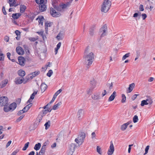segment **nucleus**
<instances>
[{
    "instance_id": "nucleus-58",
    "label": "nucleus",
    "mask_w": 155,
    "mask_h": 155,
    "mask_svg": "<svg viewBox=\"0 0 155 155\" xmlns=\"http://www.w3.org/2000/svg\"><path fill=\"white\" fill-rule=\"evenodd\" d=\"M18 150H16L14 151L11 155H16L17 153L18 152Z\"/></svg>"
},
{
    "instance_id": "nucleus-36",
    "label": "nucleus",
    "mask_w": 155,
    "mask_h": 155,
    "mask_svg": "<svg viewBox=\"0 0 155 155\" xmlns=\"http://www.w3.org/2000/svg\"><path fill=\"white\" fill-rule=\"evenodd\" d=\"M62 91V90L60 89L58 91L54 94L53 97H56Z\"/></svg>"
},
{
    "instance_id": "nucleus-23",
    "label": "nucleus",
    "mask_w": 155,
    "mask_h": 155,
    "mask_svg": "<svg viewBox=\"0 0 155 155\" xmlns=\"http://www.w3.org/2000/svg\"><path fill=\"white\" fill-rule=\"evenodd\" d=\"M39 8L41 12H44L47 8L45 4L39 5Z\"/></svg>"
},
{
    "instance_id": "nucleus-17",
    "label": "nucleus",
    "mask_w": 155,
    "mask_h": 155,
    "mask_svg": "<svg viewBox=\"0 0 155 155\" xmlns=\"http://www.w3.org/2000/svg\"><path fill=\"white\" fill-rule=\"evenodd\" d=\"M10 109L12 111H13L17 107V104L15 102H13L9 106Z\"/></svg>"
},
{
    "instance_id": "nucleus-45",
    "label": "nucleus",
    "mask_w": 155,
    "mask_h": 155,
    "mask_svg": "<svg viewBox=\"0 0 155 155\" xmlns=\"http://www.w3.org/2000/svg\"><path fill=\"white\" fill-rule=\"evenodd\" d=\"M25 112L24 111V110H22L19 111L17 113V114L18 115L20 116L23 113H24Z\"/></svg>"
},
{
    "instance_id": "nucleus-5",
    "label": "nucleus",
    "mask_w": 155,
    "mask_h": 155,
    "mask_svg": "<svg viewBox=\"0 0 155 155\" xmlns=\"http://www.w3.org/2000/svg\"><path fill=\"white\" fill-rule=\"evenodd\" d=\"M50 13L52 16L54 17H58L61 15L59 12H56L52 8H50Z\"/></svg>"
},
{
    "instance_id": "nucleus-4",
    "label": "nucleus",
    "mask_w": 155,
    "mask_h": 155,
    "mask_svg": "<svg viewBox=\"0 0 155 155\" xmlns=\"http://www.w3.org/2000/svg\"><path fill=\"white\" fill-rule=\"evenodd\" d=\"M107 31V27L106 24L104 25L99 30V33H102L100 37L102 38L106 35Z\"/></svg>"
},
{
    "instance_id": "nucleus-43",
    "label": "nucleus",
    "mask_w": 155,
    "mask_h": 155,
    "mask_svg": "<svg viewBox=\"0 0 155 155\" xmlns=\"http://www.w3.org/2000/svg\"><path fill=\"white\" fill-rule=\"evenodd\" d=\"M149 147H150L148 145V146H147V147H146L145 149V153L144 154V155H145L148 153V151L149 149Z\"/></svg>"
},
{
    "instance_id": "nucleus-32",
    "label": "nucleus",
    "mask_w": 155,
    "mask_h": 155,
    "mask_svg": "<svg viewBox=\"0 0 155 155\" xmlns=\"http://www.w3.org/2000/svg\"><path fill=\"white\" fill-rule=\"evenodd\" d=\"M50 121L48 120V122H46L45 124V129L47 130L48 129V127L50 126Z\"/></svg>"
},
{
    "instance_id": "nucleus-10",
    "label": "nucleus",
    "mask_w": 155,
    "mask_h": 155,
    "mask_svg": "<svg viewBox=\"0 0 155 155\" xmlns=\"http://www.w3.org/2000/svg\"><path fill=\"white\" fill-rule=\"evenodd\" d=\"M84 112L83 110L80 109L79 110L77 114V117L79 120H81L84 116Z\"/></svg>"
},
{
    "instance_id": "nucleus-53",
    "label": "nucleus",
    "mask_w": 155,
    "mask_h": 155,
    "mask_svg": "<svg viewBox=\"0 0 155 155\" xmlns=\"http://www.w3.org/2000/svg\"><path fill=\"white\" fill-rule=\"evenodd\" d=\"M4 40L6 42H8L9 40V37L7 36H5L4 38Z\"/></svg>"
},
{
    "instance_id": "nucleus-7",
    "label": "nucleus",
    "mask_w": 155,
    "mask_h": 155,
    "mask_svg": "<svg viewBox=\"0 0 155 155\" xmlns=\"http://www.w3.org/2000/svg\"><path fill=\"white\" fill-rule=\"evenodd\" d=\"M77 147V145L75 143H71L69 147V153L68 155H72L74 152V151Z\"/></svg>"
},
{
    "instance_id": "nucleus-30",
    "label": "nucleus",
    "mask_w": 155,
    "mask_h": 155,
    "mask_svg": "<svg viewBox=\"0 0 155 155\" xmlns=\"http://www.w3.org/2000/svg\"><path fill=\"white\" fill-rule=\"evenodd\" d=\"M90 84H91V87H93V88H94L96 86L95 81L94 79L91 81Z\"/></svg>"
},
{
    "instance_id": "nucleus-9",
    "label": "nucleus",
    "mask_w": 155,
    "mask_h": 155,
    "mask_svg": "<svg viewBox=\"0 0 155 155\" xmlns=\"http://www.w3.org/2000/svg\"><path fill=\"white\" fill-rule=\"evenodd\" d=\"M16 52L19 55H22L25 53L24 50L20 46H17L16 48Z\"/></svg>"
},
{
    "instance_id": "nucleus-29",
    "label": "nucleus",
    "mask_w": 155,
    "mask_h": 155,
    "mask_svg": "<svg viewBox=\"0 0 155 155\" xmlns=\"http://www.w3.org/2000/svg\"><path fill=\"white\" fill-rule=\"evenodd\" d=\"M4 107H3L4 111L6 112H7L11 110V109H10L9 107H8V105H6L4 106Z\"/></svg>"
},
{
    "instance_id": "nucleus-24",
    "label": "nucleus",
    "mask_w": 155,
    "mask_h": 155,
    "mask_svg": "<svg viewBox=\"0 0 155 155\" xmlns=\"http://www.w3.org/2000/svg\"><path fill=\"white\" fill-rule=\"evenodd\" d=\"M21 15V14L20 13H13L12 14V17L14 19H17Z\"/></svg>"
},
{
    "instance_id": "nucleus-8",
    "label": "nucleus",
    "mask_w": 155,
    "mask_h": 155,
    "mask_svg": "<svg viewBox=\"0 0 155 155\" xmlns=\"http://www.w3.org/2000/svg\"><path fill=\"white\" fill-rule=\"evenodd\" d=\"M114 148L112 141L110 142V145L109 147L107 154L108 155H112L114 153Z\"/></svg>"
},
{
    "instance_id": "nucleus-19",
    "label": "nucleus",
    "mask_w": 155,
    "mask_h": 155,
    "mask_svg": "<svg viewBox=\"0 0 155 155\" xmlns=\"http://www.w3.org/2000/svg\"><path fill=\"white\" fill-rule=\"evenodd\" d=\"M135 86V84L134 83H132L129 85V86L128 88V89L127 90V93H130L133 90V89Z\"/></svg>"
},
{
    "instance_id": "nucleus-11",
    "label": "nucleus",
    "mask_w": 155,
    "mask_h": 155,
    "mask_svg": "<svg viewBox=\"0 0 155 155\" xmlns=\"http://www.w3.org/2000/svg\"><path fill=\"white\" fill-rule=\"evenodd\" d=\"M153 101L151 100L147 99L146 100H143L142 101L140 105L141 106H143L145 105H148L149 104H152Z\"/></svg>"
},
{
    "instance_id": "nucleus-49",
    "label": "nucleus",
    "mask_w": 155,
    "mask_h": 155,
    "mask_svg": "<svg viewBox=\"0 0 155 155\" xmlns=\"http://www.w3.org/2000/svg\"><path fill=\"white\" fill-rule=\"evenodd\" d=\"M143 19L144 20L147 17V15L146 14L143 13L141 15Z\"/></svg>"
},
{
    "instance_id": "nucleus-61",
    "label": "nucleus",
    "mask_w": 155,
    "mask_h": 155,
    "mask_svg": "<svg viewBox=\"0 0 155 155\" xmlns=\"http://www.w3.org/2000/svg\"><path fill=\"white\" fill-rule=\"evenodd\" d=\"M7 82H8V81H7V80H5L4 81V82H3V83L2 84V86L5 87V85L7 83Z\"/></svg>"
},
{
    "instance_id": "nucleus-41",
    "label": "nucleus",
    "mask_w": 155,
    "mask_h": 155,
    "mask_svg": "<svg viewBox=\"0 0 155 155\" xmlns=\"http://www.w3.org/2000/svg\"><path fill=\"white\" fill-rule=\"evenodd\" d=\"M25 115H22L20 116L16 120V121L17 122H18L20 121L21 120L23 117H24Z\"/></svg>"
},
{
    "instance_id": "nucleus-39",
    "label": "nucleus",
    "mask_w": 155,
    "mask_h": 155,
    "mask_svg": "<svg viewBox=\"0 0 155 155\" xmlns=\"http://www.w3.org/2000/svg\"><path fill=\"white\" fill-rule=\"evenodd\" d=\"M97 151L100 154H102V152L101 151V148L99 146H97Z\"/></svg>"
},
{
    "instance_id": "nucleus-63",
    "label": "nucleus",
    "mask_w": 155,
    "mask_h": 155,
    "mask_svg": "<svg viewBox=\"0 0 155 155\" xmlns=\"http://www.w3.org/2000/svg\"><path fill=\"white\" fill-rule=\"evenodd\" d=\"M22 110L25 112H26L27 111H28V108L26 106L25 107H24L23 108V109Z\"/></svg>"
},
{
    "instance_id": "nucleus-18",
    "label": "nucleus",
    "mask_w": 155,
    "mask_h": 155,
    "mask_svg": "<svg viewBox=\"0 0 155 155\" xmlns=\"http://www.w3.org/2000/svg\"><path fill=\"white\" fill-rule=\"evenodd\" d=\"M48 111L47 110H42V112H40V114H39L38 116V117H40V118L41 120L42 119V117L45 116V114L47 113L48 112Z\"/></svg>"
},
{
    "instance_id": "nucleus-13",
    "label": "nucleus",
    "mask_w": 155,
    "mask_h": 155,
    "mask_svg": "<svg viewBox=\"0 0 155 155\" xmlns=\"http://www.w3.org/2000/svg\"><path fill=\"white\" fill-rule=\"evenodd\" d=\"M40 74V71H34L32 73H31L29 75L30 76L31 79H32L33 78L39 75Z\"/></svg>"
},
{
    "instance_id": "nucleus-51",
    "label": "nucleus",
    "mask_w": 155,
    "mask_h": 155,
    "mask_svg": "<svg viewBox=\"0 0 155 155\" xmlns=\"http://www.w3.org/2000/svg\"><path fill=\"white\" fill-rule=\"evenodd\" d=\"M35 97H30L29 99L28 100V101L27 102V103L28 104V103H31V102H32V101L34 98Z\"/></svg>"
},
{
    "instance_id": "nucleus-15",
    "label": "nucleus",
    "mask_w": 155,
    "mask_h": 155,
    "mask_svg": "<svg viewBox=\"0 0 155 155\" xmlns=\"http://www.w3.org/2000/svg\"><path fill=\"white\" fill-rule=\"evenodd\" d=\"M95 28V25H93L89 29V33L90 35L93 36L94 35V30Z\"/></svg>"
},
{
    "instance_id": "nucleus-44",
    "label": "nucleus",
    "mask_w": 155,
    "mask_h": 155,
    "mask_svg": "<svg viewBox=\"0 0 155 155\" xmlns=\"http://www.w3.org/2000/svg\"><path fill=\"white\" fill-rule=\"evenodd\" d=\"M4 60V55L3 54L0 53V61H3Z\"/></svg>"
},
{
    "instance_id": "nucleus-26",
    "label": "nucleus",
    "mask_w": 155,
    "mask_h": 155,
    "mask_svg": "<svg viewBox=\"0 0 155 155\" xmlns=\"http://www.w3.org/2000/svg\"><path fill=\"white\" fill-rule=\"evenodd\" d=\"M61 104L62 103L61 101L58 102V103L54 105L52 109L54 110H57L59 106H60Z\"/></svg>"
},
{
    "instance_id": "nucleus-60",
    "label": "nucleus",
    "mask_w": 155,
    "mask_h": 155,
    "mask_svg": "<svg viewBox=\"0 0 155 155\" xmlns=\"http://www.w3.org/2000/svg\"><path fill=\"white\" fill-rule=\"evenodd\" d=\"M116 94V92L114 91L110 97H115V96H117Z\"/></svg>"
},
{
    "instance_id": "nucleus-6",
    "label": "nucleus",
    "mask_w": 155,
    "mask_h": 155,
    "mask_svg": "<svg viewBox=\"0 0 155 155\" xmlns=\"http://www.w3.org/2000/svg\"><path fill=\"white\" fill-rule=\"evenodd\" d=\"M8 97H0V106H3L8 105Z\"/></svg>"
},
{
    "instance_id": "nucleus-35",
    "label": "nucleus",
    "mask_w": 155,
    "mask_h": 155,
    "mask_svg": "<svg viewBox=\"0 0 155 155\" xmlns=\"http://www.w3.org/2000/svg\"><path fill=\"white\" fill-rule=\"evenodd\" d=\"M53 73V72L51 70H50L47 74L46 75L50 77L51 76Z\"/></svg>"
},
{
    "instance_id": "nucleus-3",
    "label": "nucleus",
    "mask_w": 155,
    "mask_h": 155,
    "mask_svg": "<svg viewBox=\"0 0 155 155\" xmlns=\"http://www.w3.org/2000/svg\"><path fill=\"white\" fill-rule=\"evenodd\" d=\"M111 5V2L109 0H104L101 11L105 13L107 12L109 9Z\"/></svg>"
},
{
    "instance_id": "nucleus-28",
    "label": "nucleus",
    "mask_w": 155,
    "mask_h": 155,
    "mask_svg": "<svg viewBox=\"0 0 155 155\" xmlns=\"http://www.w3.org/2000/svg\"><path fill=\"white\" fill-rule=\"evenodd\" d=\"M41 146V144L38 143L35 145L34 149L36 150H38L40 149Z\"/></svg>"
},
{
    "instance_id": "nucleus-59",
    "label": "nucleus",
    "mask_w": 155,
    "mask_h": 155,
    "mask_svg": "<svg viewBox=\"0 0 155 155\" xmlns=\"http://www.w3.org/2000/svg\"><path fill=\"white\" fill-rule=\"evenodd\" d=\"M2 12L4 15H6L7 14V13L5 11V7L3 6L2 7Z\"/></svg>"
},
{
    "instance_id": "nucleus-20",
    "label": "nucleus",
    "mask_w": 155,
    "mask_h": 155,
    "mask_svg": "<svg viewBox=\"0 0 155 155\" xmlns=\"http://www.w3.org/2000/svg\"><path fill=\"white\" fill-rule=\"evenodd\" d=\"M18 74L21 77V78H24L25 75V71L22 70H20L18 71Z\"/></svg>"
},
{
    "instance_id": "nucleus-54",
    "label": "nucleus",
    "mask_w": 155,
    "mask_h": 155,
    "mask_svg": "<svg viewBox=\"0 0 155 155\" xmlns=\"http://www.w3.org/2000/svg\"><path fill=\"white\" fill-rule=\"evenodd\" d=\"M35 15L34 14L31 15H30L29 18L32 21L35 18Z\"/></svg>"
},
{
    "instance_id": "nucleus-1",
    "label": "nucleus",
    "mask_w": 155,
    "mask_h": 155,
    "mask_svg": "<svg viewBox=\"0 0 155 155\" xmlns=\"http://www.w3.org/2000/svg\"><path fill=\"white\" fill-rule=\"evenodd\" d=\"M94 54L92 52L89 53L84 57V63L86 65L87 69L89 68L90 65L92 64L94 60Z\"/></svg>"
},
{
    "instance_id": "nucleus-2",
    "label": "nucleus",
    "mask_w": 155,
    "mask_h": 155,
    "mask_svg": "<svg viewBox=\"0 0 155 155\" xmlns=\"http://www.w3.org/2000/svg\"><path fill=\"white\" fill-rule=\"evenodd\" d=\"M86 137L85 134L83 132H80L78 137L75 140V141L80 146L84 142Z\"/></svg>"
},
{
    "instance_id": "nucleus-56",
    "label": "nucleus",
    "mask_w": 155,
    "mask_h": 155,
    "mask_svg": "<svg viewBox=\"0 0 155 155\" xmlns=\"http://www.w3.org/2000/svg\"><path fill=\"white\" fill-rule=\"evenodd\" d=\"M38 91H34V92L31 95L30 97H34L35 95L37 93Z\"/></svg>"
},
{
    "instance_id": "nucleus-12",
    "label": "nucleus",
    "mask_w": 155,
    "mask_h": 155,
    "mask_svg": "<svg viewBox=\"0 0 155 155\" xmlns=\"http://www.w3.org/2000/svg\"><path fill=\"white\" fill-rule=\"evenodd\" d=\"M24 78L21 77H17L15 79V83L17 84H22L24 82Z\"/></svg>"
},
{
    "instance_id": "nucleus-62",
    "label": "nucleus",
    "mask_w": 155,
    "mask_h": 155,
    "mask_svg": "<svg viewBox=\"0 0 155 155\" xmlns=\"http://www.w3.org/2000/svg\"><path fill=\"white\" fill-rule=\"evenodd\" d=\"M94 95L95 97H99L101 95V93L100 92H98L97 94H94Z\"/></svg>"
},
{
    "instance_id": "nucleus-21",
    "label": "nucleus",
    "mask_w": 155,
    "mask_h": 155,
    "mask_svg": "<svg viewBox=\"0 0 155 155\" xmlns=\"http://www.w3.org/2000/svg\"><path fill=\"white\" fill-rule=\"evenodd\" d=\"M17 2V0H13V1L12 2V3H10V7H12L14 6L16 7L19 5V4Z\"/></svg>"
},
{
    "instance_id": "nucleus-52",
    "label": "nucleus",
    "mask_w": 155,
    "mask_h": 155,
    "mask_svg": "<svg viewBox=\"0 0 155 155\" xmlns=\"http://www.w3.org/2000/svg\"><path fill=\"white\" fill-rule=\"evenodd\" d=\"M15 33L16 34L17 36L20 35V32L18 30H16L15 31Z\"/></svg>"
},
{
    "instance_id": "nucleus-64",
    "label": "nucleus",
    "mask_w": 155,
    "mask_h": 155,
    "mask_svg": "<svg viewBox=\"0 0 155 155\" xmlns=\"http://www.w3.org/2000/svg\"><path fill=\"white\" fill-rule=\"evenodd\" d=\"M11 53L10 52H8L7 53V55L8 58V59L10 60H11L10 57L11 56Z\"/></svg>"
},
{
    "instance_id": "nucleus-14",
    "label": "nucleus",
    "mask_w": 155,
    "mask_h": 155,
    "mask_svg": "<svg viewBox=\"0 0 155 155\" xmlns=\"http://www.w3.org/2000/svg\"><path fill=\"white\" fill-rule=\"evenodd\" d=\"M18 62H19V64L21 66L24 65L25 60V58L21 56H19L18 58Z\"/></svg>"
},
{
    "instance_id": "nucleus-48",
    "label": "nucleus",
    "mask_w": 155,
    "mask_h": 155,
    "mask_svg": "<svg viewBox=\"0 0 155 155\" xmlns=\"http://www.w3.org/2000/svg\"><path fill=\"white\" fill-rule=\"evenodd\" d=\"M139 9L140 11H143L144 10L143 5H140Z\"/></svg>"
},
{
    "instance_id": "nucleus-33",
    "label": "nucleus",
    "mask_w": 155,
    "mask_h": 155,
    "mask_svg": "<svg viewBox=\"0 0 155 155\" xmlns=\"http://www.w3.org/2000/svg\"><path fill=\"white\" fill-rule=\"evenodd\" d=\"M138 116L136 115H135L134 117L133 118V122L134 123H136L138 121Z\"/></svg>"
},
{
    "instance_id": "nucleus-38",
    "label": "nucleus",
    "mask_w": 155,
    "mask_h": 155,
    "mask_svg": "<svg viewBox=\"0 0 155 155\" xmlns=\"http://www.w3.org/2000/svg\"><path fill=\"white\" fill-rule=\"evenodd\" d=\"M30 75H29L26 77L25 79L24 78L25 81H24V82H23V83L24 84H26L29 80L30 78Z\"/></svg>"
},
{
    "instance_id": "nucleus-47",
    "label": "nucleus",
    "mask_w": 155,
    "mask_h": 155,
    "mask_svg": "<svg viewBox=\"0 0 155 155\" xmlns=\"http://www.w3.org/2000/svg\"><path fill=\"white\" fill-rule=\"evenodd\" d=\"M138 16H139V18L140 17V15H139L138 13H135L133 15L134 17L136 18V17H137Z\"/></svg>"
},
{
    "instance_id": "nucleus-55",
    "label": "nucleus",
    "mask_w": 155,
    "mask_h": 155,
    "mask_svg": "<svg viewBox=\"0 0 155 155\" xmlns=\"http://www.w3.org/2000/svg\"><path fill=\"white\" fill-rule=\"evenodd\" d=\"M12 143V141L11 140H10L7 143L6 146V147L7 148Z\"/></svg>"
},
{
    "instance_id": "nucleus-42",
    "label": "nucleus",
    "mask_w": 155,
    "mask_h": 155,
    "mask_svg": "<svg viewBox=\"0 0 155 155\" xmlns=\"http://www.w3.org/2000/svg\"><path fill=\"white\" fill-rule=\"evenodd\" d=\"M62 35L61 33H59L56 37V38L58 39V40H60L62 39Z\"/></svg>"
},
{
    "instance_id": "nucleus-34",
    "label": "nucleus",
    "mask_w": 155,
    "mask_h": 155,
    "mask_svg": "<svg viewBox=\"0 0 155 155\" xmlns=\"http://www.w3.org/2000/svg\"><path fill=\"white\" fill-rule=\"evenodd\" d=\"M29 143V142H28L26 143L24 147L22 148L23 150H25L28 147Z\"/></svg>"
},
{
    "instance_id": "nucleus-37",
    "label": "nucleus",
    "mask_w": 155,
    "mask_h": 155,
    "mask_svg": "<svg viewBox=\"0 0 155 155\" xmlns=\"http://www.w3.org/2000/svg\"><path fill=\"white\" fill-rule=\"evenodd\" d=\"M130 53H128L124 55L122 58V60H125L127 58L129 57L130 56Z\"/></svg>"
},
{
    "instance_id": "nucleus-50",
    "label": "nucleus",
    "mask_w": 155,
    "mask_h": 155,
    "mask_svg": "<svg viewBox=\"0 0 155 155\" xmlns=\"http://www.w3.org/2000/svg\"><path fill=\"white\" fill-rule=\"evenodd\" d=\"M96 134L94 132H93L91 134V138L93 139L95 138Z\"/></svg>"
},
{
    "instance_id": "nucleus-16",
    "label": "nucleus",
    "mask_w": 155,
    "mask_h": 155,
    "mask_svg": "<svg viewBox=\"0 0 155 155\" xmlns=\"http://www.w3.org/2000/svg\"><path fill=\"white\" fill-rule=\"evenodd\" d=\"M131 121H130L127 123L123 124L121 127V129L123 131L124 130L127 128V126L131 123Z\"/></svg>"
},
{
    "instance_id": "nucleus-57",
    "label": "nucleus",
    "mask_w": 155,
    "mask_h": 155,
    "mask_svg": "<svg viewBox=\"0 0 155 155\" xmlns=\"http://www.w3.org/2000/svg\"><path fill=\"white\" fill-rule=\"evenodd\" d=\"M56 97H53L52 100L50 102H49L48 103V105H49L51 103H52L53 102L54 100L55 99Z\"/></svg>"
},
{
    "instance_id": "nucleus-40",
    "label": "nucleus",
    "mask_w": 155,
    "mask_h": 155,
    "mask_svg": "<svg viewBox=\"0 0 155 155\" xmlns=\"http://www.w3.org/2000/svg\"><path fill=\"white\" fill-rule=\"evenodd\" d=\"M93 87H90V88L87 90V94H91L92 91L93 89Z\"/></svg>"
},
{
    "instance_id": "nucleus-25",
    "label": "nucleus",
    "mask_w": 155,
    "mask_h": 155,
    "mask_svg": "<svg viewBox=\"0 0 155 155\" xmlns=\"http://www.w3.org/2000/svg\"><path fill=\"white\" fill-rule=\"evenodd\" d=\"M26 9V7L24 5H21L20 7V12L23 13Z\"/></svg>"
},
{
    "instance_id": "nucleus-31",
    "label": "nucleus",
    "mask_w": 155,
    "mask_h": 155,
    "mask_svg": "<svg viewBox=\"0 0 155 155\" xmlns=\"http://www.w3.org/2000/svg\"><path fill=\"white\" fill-rule=\"evenodd\" d=\"M44 19V18L43 16H42L39 18V20L38 21V23L39 24H41L42 25H43V21Z\"/></svg>"
},
{
    "instance_id": "nucleus-27",
    "label": "nucleus",
    "mask_w": 155,
    "mask_h": 155,
    "mask_svg": "<svg viewBox=\"0 0 155 155\" xmlns=\"http://www.w3.org/2000/svg\"><path fill=\"white\" fill-rule=\"evenodd\" d=\"M106 89L107 90H110L113 87V83H107L106 84Z\"/></svg>"
},
{
    "instance_id": "nucleus-22",
    "label": "nucleus",
    "mask_w": 155,
    "mask_h": 155,
    "mask_svg": "<svg viewBox=\"0 0 155 155\" xmlns=\"http://www.w3.org/2000/svg\"><path fill=\"white\" fill-rule=\"evenodd\" d=\"M47 87V86L46 84L44 83H42L40 87L41 91L44 92L46 89Z\"/></svg>"
},
{
    "instance_id": "nucleus-46",
    "label": "nucleus",
    "mask_w": 155,
    "mask_h": 155,
    "mask_svg": "<svg viewBox=\"0 0 155 155\" xmlns=\"http://www.w3.org/2000/svg\"><path fill=\"white\" fill-rule=\"evenodd\" d=\"M45 150L41 149L39 152V155H43L45 153Z\"/></svg>"
}]
</instances>
